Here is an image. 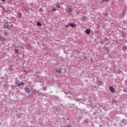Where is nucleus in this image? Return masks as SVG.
Wrapping results in <instances>:
<instances>
[{
	"mask_svg": "<svg viewBox=\"0 0 127 127\" xmlns=\"http://www.w3.org/2000/svg\"><path fill=\"white\" fill-rule=\"evenodd\" d=\"M24 85V82H20L18 84L17 87H18L19 88V87H20V86H22Z\"/></svg>",
	"mask_w": 127,
	"mask_h": 127,
	"instance_id": "nucleus-4",
	"label": "nucleus"
},
{
	"mask_svg": "<svg viewBox=\"0 0 127 127\" xmlns=\"http://www.w3.org/2000/svg\"><path fill=\"white\" fill-rule=\"evenodd\" d=\"M84 59H85V60H88V57L84 56Z\"/></svg>",
	"mask_w": 127,
	"mask_h": 127,
	"instance_id": "nucleus-20",
	"label": "nucleus"
},
{
	"mask_svg": "<svg viewBox=\"0 0 127 127\" xmlns=\"http://www.w3.org/2000/svg\"><path fill=\"white\" fill-rule=\"evenodd\" d=\"M122 36L123 37H126V33L123 32L122 33Z\"/></svg>",
	"mask_w": 127,
	"mask_h": 127,
	"instance_id": "nucleus-10",
	"label": "nucleus"
},
{
	"mask_svg": "<svg viewBox=\"0 0 127 127\" xmlns=\"http://www.w3.org/2000/svg\"><path fill=\"white\" fill-rule=\"evenodd\" d=\"M120 72H121V71H120V70H118V71H117V73H118V74H120Z\"/></svg>",
	"mask_w": 127,
	"mask_h": 127,
	"instance_id": "nucleus-25",
	"label": "nucleus"
},
{
	"mask_svg": "<svg viewBox=\"0 0 127 127\" xmlns=\"http://www.w3.org/2000/svg\"><path fill=\"white\" fill-rule=\"evenodd\" d=\"M69 26H70V24H67V25H65V27H66V28H68V27H69Z\"/></svg>",
	"mask_w": 127,
	"mask_h": 127,
	"instance_id": "nucleus-21",
	"label": "nucleus"
},
{
	"mask_svg": "<svg viewBox=\"0 0 127 127\" xmlns=\"http://www.w3.org/2000/svg\"><path fill=\"white\" fill-rule=\"evenodd\" d=\"M124 91H125V92H127V89H124Z\"/></svg>",
	"mask_w": 127,
	"mask_h": 127,
	"instance_id": "nucleus-29",
	"label": "nucleus"
},
{
	"mask_svg": "<svg viewBox=\"0 0 127 127\" xmlns=\"http://www.w3.org/2000/svg\"><path fill=\"white\" fill-rule=\"evenodd\" d=\"M56 72H59V73H61V69H60V70H57Z\"/></svg>",
	"mask_w": 127,
	"mask_h": 127,
	"instance_id": "nucleus-23",
	"label": "nucleus"
},
{
	"mask_svg": "<svg viewBox=\"0 0 127 127\" xmlns=\"http://www.w3.org/2000/svg\"><path fill=\"white\" fill-rule=\"evenodd\" d=\"M37 25L38 26H41V23H40V22H37Z\"/></svg>",
	"mask_w": 127,
	"mask_h": 127,
	"instance_id": "nucleus-11",
	"label": "nucleus"
},
{
	"mask_svg": "<svg viewBox=\"0 0 127 127\" xmlns=\"http://www.w3.org/2000/svg\"><path fill=\"white\" fill-rule=\"evenodd\" d=\"M14 51H15V53H16V54H17L19 52V51H18V49H15Z\"/></svg>",
	"mask_w": 127,
	"mask_h": 127,
	"instance_id": "nucleus-12",
	"label": "nucleus"
},
{
	"mask_svg": "<svg viewBox=\"0 0 127 127\" xmlns=\"http://www.w3.org/2000/svg\"><path fill=\"white\" fill-rule=\"evenodd\" d=\"M90 60L92 62H93V59H92V58H91Z\"/></svg>",
	"mask_w": 127,
	"mask_h": 127,
	"instance_id": "nucleus-26",
	"label": "nucleus"
},
{
	"mask_svg": "<svg viewBox=\"0 0 127 127\" xmlns=\"http://www.w3.org/2000/svg\"><path fill=\"white\" fill-rule=\"evenodd\" d=\"M3 26L4 28H7V27H8V25H7V24H4V25H3Z\"/></svg>",
	"mask_w": 127,
	"mask_h": 127,
	"instance_id": "nucleus-13",
	"label": "nucleus"
},
{
	"mask_svg": "<svg viewBox=\"0 0 127 127\" xmlns=\"http://www.w3.org/2000/svg\"><path fill=\"white\" fill-rule=\"evenodd\" d=\"M97 28H99L100 27V25L97 24Z\"/></svg>",
	"mask_w": 127,
	"mask_h": 127,
	"instance_id": "nucleus-24",
	"label": "nucleus"
},
{
	"mask_svg": "<svg viewBox=\"0 0 127 127\" xmlns=\"http://www.w3.org/2000/svg\"><path fill=\"white\" fill-rule=\"evenodd\" d=\"M27 49H30V45H28L26 47Z\"/></svg>",
	"mask_w": 127,
	"mask_h": 127,
	"instance_id": "nucleus-18",
	"label": "nucleus"
},
{
	"mask_svg": "<svg viewBox=\"0 0 127 127\" xmlns=\"http://www.w3.org/2000/svg\"><path fill=\"white\" fill-rule=\"evenodd\" d=\"M1 1H4L5 0H1Z\"/></svg>",
	"mask_w": 127,
	"mask_h": 127,
	"instance_id": "nucleus-31",
	"label": "nucleus"
},
{
	"mask_svg": "<svg viewBox=\"0 0 127 127\" xmlns=\"http://www.w3.org/2000/svg\"><path fill=\"white\" fill-rule=\"evenodd\" d=\"M109 90L111 93H115V88L113 87L112 86H110L109 87Z\"/></svg>",
	"mask_w": 127,
	"mask_h": 127,
	"instance_id": "nucleus-1",
	"label": "nucleus"
},
{
	"mask_svg": "<svg viewBox=\"0 0 127 127\" xmlns=\"http://www.w3.org/2000/svg\"><path fill=\"white\" fill-rule=\"evenodd\" d=\"M0 41H5V39L2 37L0 34Z\"/></svg>",
	"mask_w": 127,
	"mask_h": 127,
	"instance_id": "nucleus-6",
	"label": "nucleus"
},
{
	"mask_svg": "<svg viewBox=\"0 0 127 127\" xmlns=\"http://www.w3.org/2000/svg\"><path fill=\"white\" fill-rule=\"evenodd\" d=\"M56 11V8H53L52 9V11Z\"/></svg>",
	"mask_w": 127,
	"mask_h": 127,
	"instance_id": "nucleus-22",
	"label": "nucleus"
},
{
	"mask_svg": "<svg viewBox=\"0 0 127 127\" xmlns=\"http://www.w3.org/2000/svg\"><path fill=\"white\" fill-rule=\"evenodd\" d=\"M44 91H46V88H43Z\"/></svg>",
	"mask_w": 127,
	"mask_h": 127,
	"instance_id": "nucleus-28",
	"label": "nucleus"
},
{
	"mask_svg": "<svg viewBox=\"0 0 127 127\" xmlns=\"http://www.w3.org/2000/svg\"><path fill=\"white\" fill-rule=\"evenodd\" d=\"M85 32L86 34L89 35V34H90V33H91V30H90V29H87L86 30H85Z\"/></svg>",
	"mask_w": 127,
	"mask_h": 127,
	"instance_id": "nucleus-2",
	"label": "nucleus"
},
{
	"mask_svg": "<svg viewBox=\"0 0 127 127\" xmlns=\"http://www.w3.org/2000/svg\"><path fill=\"white\" fill-rule=\"evenodd\" d=\"M14 47H15L16 48H18V47L15 46L14 45Z\"/></svg>",
	"mask_w": 127,
	"mask_h": 127,
	"instance_id": "nucleus-27",
	"label": "nucleus"
},
{
	"mask_svg": "<svg viewBox=\"0 0 127 127\" xmlns=\"http://www.w3.org/2000/svg\"><path fill=\"white\" fill-rule=\"evenodd\" d=\"M7 27L8 29H9V28H11V27H12V25H8V27Z\"/></svg>",
	"mask_w": 127,
	"mask_h": 127,
	"instance_id": "nucleus-14",
	"label": "nucleus"
},
{
	"mask_svg": "<svg viewBox=\"0 0 127 127\" xmlns=\"http://www.w3.org/2000/svg\"><path fill=\"white\" fill-rule=\"evenodd\" d=\"M105 0V1H108V0Z\"/></svg>",
	"mask_w": 127,
	"mask_h": 127,
	"instance_id": "nucleus-32",
	"label": "nucleus"
},
{
	"mask_svg": "<svg viewBox=\"0 0 127 127\" xmlns=\"http://www.w3.org/2000/svg\"><path fill=\"white\" fill-rule=\"evenodd\" d=\"M6 35V33H4V35Z\"/></svg>",
	"mask_w": 127,
	"mask_h": 127,
	"instance_id": "nucleus-33",
	"label": "nucleus"
},
{
	"mask_svg": "<svg viewBox=\"0 0 127 127\" xmlns=\"http://www.w3.org/2000/svg\"><path fill=\"white\" fill-rule=\"evenodd\" d=\"M69 26H70L71 27H72V28H74V27H76V24L71 23L70 24Z\"/></svg>",
	"mask_w": 127,
	"mask_h": 127,
	"instance_id": "nucleus-5",
	"label": "nucleus"
},
{
	"mask_svg": "<svg viewBox=\"0 0 127 127\" xmlns=\"http://www.w3.org/2000/svg\"><path fill=\"white\" fill-rule=\"evenodd\" d=\"M24 90H25V92H27V93H29H29H30V89H29V88L25 87L24 88Z\"/></svg>",
	"mask_w": 127,
	"mask_h": 127,
	"instance_id": "nucleus-3",
	"label": "nucleus"
},
{
	"mask_svg": "<svg viewBox=\"0 0 127 127\" xmlns=\"http://www.w3.org/2000/svg\"><path fill=\"white\" fill-rule=\"evenodd\" d=\"M39 96H45V94H43V93L42 92H40L39 94H38Z\"/></svg>",
	"mask_w": 127,
	"mask_h": 127,
	"instance_id": "nucleus-9",
	"label": "nucleus"
},
{
	"mask_svg": "<svg viewBox=\"0 0 127 127\" xmlns=\"http://www.w3.org/2000/svg\"><path fill=\"white\" fill-rule=\"evenodd\" d=\"M66 11L67 12H71V11H72V8H68L67 9H66Z\"/></svg>",
	"mask_w": 127,
	"mask_h": 127,
	"instance_id": "nucleus-8",
	"label": "nucleus"
},
{
	"mask_svg": "<svg viewBox=\"0 0 127 127\" xmlns=\"http://www.w3.org/2000/svg\"><path fill=\"white\" fill-rule=\"evenodd\" d=\"M109 57H110V58H111V59L114 58V56H113V54H111L109 55Z\"/></svg>",
	"mask_w": 127,
	"mask_h": 127,
	"instance_id": "nucleus-17",
	"label": "nucleus"
},
{
	"mask_svg": "<svg viewBox=\"0 0 127 127\" xmlns=\"http://www.w3.org/2000/svg\"><path fill=\"white\" fill-rule=\"evenodd\" d=\"M17 16H18V17H21V13H18L17 14Z\"/></svg>",
	"mask_w": 127,
	"mask_h": 127,
	"instance_id": "nucleus-15",
	"label": "nucleus"
},
{
	"mask_svg": "<svg viewBox=\"0 0 127 127\" xmlns=\"http://www.w3.org/2000/svg\"><path fill=\"white\" fill-rule=\"evenodd\" d=\"M115 42H116V43H117V44H120V42H119V40H118V39L116 40Z\"/></svg>",
	"mask_w": 127,
	"mask_h": 127,
	"instance_id": "nucleus-19",
	"label": "nucleus"
},
{
	"mask_svg": "<svg viewBox=\"0 0 127 127\" xmlns=\"http://www.w3.org/2000/svg\"><path fill=\"white\" fill-rule=\"evenodd\" d=\"M56 6H57V7L60 8V7H61L60 4H59V3H57Z\"/></svg>",
	"mask_w": 127,
	"mask_h": 127,
	"instance_id": "nucleus-16",
	"label": "nucleus"
},
{
	"mask_svg": "<svg viewBox=\"0 0 127 127\" xmlns=\"http://www.w3.org/2000/svg\"><path fill=\"white\" fill-rule=\"evenodd\" d=\"M107 40H108V39L106 38L105 39V41H107Z\"/></svg>",
	"mask_w": 127,
	"mask_h": 127,
	"instance_id": "nucleus-30",
	"label": "nucleus"
},
{
	"mask_svg": "<svg viewBox=\"0 0 127 127\" xmlns=\"http://www.w3.org/2000/svg\"><path fill=\"white\" fill-rule=\"evenodd\" d=\"M127 47L126 46H123V51H127Z\"/></svg>",
	"mask_w": 127,
	"mask_h": 127,
	"instance_id": "nucleus-7",
	"label": "nucleus"
}]
</instances>
